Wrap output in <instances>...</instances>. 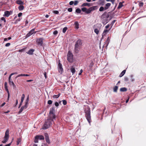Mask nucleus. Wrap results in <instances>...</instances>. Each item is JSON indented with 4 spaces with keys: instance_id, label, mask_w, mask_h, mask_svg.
<instances>
[{
    "instance_id": "nucleus-1",
    "label": "nucleus",
    "mask_w": 146,
    "mask_h": 146,
    "mask_svg": "<svg viewBox=\"0 0 146 146\" xmlns=\"http://www.w3.org/2000/svg\"><path fill=\"white\" fill-rule=\"evenodd\" d=\"M84 109L85 117L88 123L90 124L91 122L90 108L87 105L84 106Z\"/></svg>"
},
{
    "instance_id": "nucleus-2",
    "label": "nucleus",
    "mask_w": 146,
    "mask_h": 146,
    "mask_svg": "<svg viewBox=\"0 0 146 146\" xmlns=\"http://www.w3.org/2000/svg\"><path fill=\"white\" fill-rule=\"evenodd\" d=\"M82 40L79 39L77 41L74 46V52L75 53L78 54V56H81L78 53L82 45Z\"/></svg>"
},
{
    "instance_id": "nucleus-3",
    "label": "nucleus",
    "mask_w": 146,
    "mask_h": 146,
    "mask_svg": "<svg viewBox=\"0 0 146 146\" xmlns=\"http://www.w3.org/2000/svg\"><path fill=\"white\" fill-rule=\"evenodd\" d=\"M97 8V6H94L89 8L88 9H87L86 7H83L81 9L83 12L88 14L90 13L92 11L95 10Z\"/></svg>"
},
{
    "instance_id": "nucleus-4",
    "label": "nucleus",
    "mask_w": 146,
    "mask_h": 146,
    "mask_svg": "<svg viewBox=\"0 0 146 146\" xmlns=\"http://www.w3.org/2000/svg\"><path fill=\"white\" fill-rule=\"evenodd\" d=\"M67 60L70 62H72L73 61V55L70 51H68L67 55Z\"/></svg>"
},
{
    "instance_id": "nucleus-5",
    "label": "nucleus",
    "mask_w": 146,
    "mask_h": 146,
    "mask_svg": "<svg viewBox=\"0 0 146 146\" xmlns=\"http://www.w3.org/2000/svg\"><path fill=\"white\" fill-rule=\"evenodd\" d=\"M51 123L48 119L46 121L42 127V129H46L49 127Z\"/></svg>"
},
{
    "instance_id": "nucleus-6",
    "label": "nucleus",
    "mask_w": 146,
    "mask_h": 146,
    "mask_svg": "<svg viewBox=\"0 0 146 146\" xmlns=\"http://www.w3.org/2000/svg\"><path fill=\"white\" fill-rule=\"evenodd\" d=\"M44 135L46 142L48 144H50V142L48 134L47 133H45Z\"/></svg>"
},
{
    "instance_id": "nucleus-7",
    "label": "nucleus",
    "mask_w": 146,
    "mask_h": 146,
    "mask_svg": "<svg viewBox=\"0 0 146 146\" xmlns=\"http://www.w3.org/2000/svg\"><path fill=\"white\" fill-rule=\"evenodd\" d=\"M43 38H40L37 39L36 42H37L38 45L42 46L43 44Z\"/></svg>"
},
{
    "instance_id": "nucleus-8",
    "label": "nucleus",
    "mask_w": 146,
    "mask_h": 146,
    "mask_svg": "<svg viewBox=\"0 0 146 146\" xmlns=\"http://www.w3.org/2000/svg\"><path fill=\"white\" fill-rule=\"evenodd\" d=\"M56 118V116L55 114L49 115V118L48 119V120H51L52 121H53V120L55 119Z\"/></svg>"
},
{
    "instance_id": "nucleus-9",
    "label": "nucleus",
    "mask_w": 146,
    "mask_h": 146,
    "mask_svg": "<svg viewBox=\"0 0 146 146\" xmlns=\"http://www.w3.org/2000/svg\"><path fill=\"white\" fill-rule=\"evenodd\" d=\"M35 29H33L31 30L26 35V38H27L30 36L31 35H32L33 33H35ZM35 33H36V32H35Z\"/></svg>"
},
{
    "instance_id": "nucleus-10",
    "label": "nucleus",
    "mask_w": 146,
    "mask_h": 146,
    "mask_svg": "<svg viewBox=\"0 0 146 146\" xmlns=\"http://www.w3.org/2000/svg\"><path fill=\"white\" fill-rule=\"evenodd\" d=\"M58 71L59 73H62L63 71V69L62 68V65L61 63L59 62L58 64Z\"/></svg>"
},
{
    "instance_id": "nucleus-11",
    "label": "nucleus",
    "mask_w": 146,
    "mask_h": 146,
    "mask_svg": "<svg viewBox=\"0 0 146 146\" xmlns=\"http://www.w3.org/2000/svg\"><path fill=\"white\" fill-rule=\"evenodd\" d=\"M25 97V95L24 94H23L22 95L21 99V101L20 102V103L19 104V106L18 107V108H19L21 107V106L22 105V103L23 102L24 98Z\"/></svg>"
},
{
    "instance_id": "nucleus-12",
    "label": "nucleus",
    "mask_w": 146,
    "mask_h": 146,
    "mask_svg": "<svg viewBox=\"0 0 146 146\" xmlns=\"http://www.w3.org/2000/svg\"><path fill=\"white\" fill-rule=\"evenodd\" d=\"M35 51V50L33 49H31L29 50L27 52L28 54L29 55H32L33 54V52Z\"/></svg>"
},
{
    "instance_id": "nucleus-13",
    "label": "nucleus",
    "mask_w": 146,
    "mask_h": 146,
    "mask_svg": "<svg viewBox=\"0 0 146 146\" xmlns=\"http://www.w3.org/2000/svg\"><path fill=\"white\" fill-rule=\"evenodd\" d=\"M96 26H97L96 25V26H94L93 28V29L94 30V31L95 33L96 34H98L99 32V29H99L98 28H96Z\"/></svg>"
},
{
    "instance_id": "nucleus-14",
    "label": "nucleus",
    "mask_w": 146,
    "mask_h": 146,
    "mask_svg": "<svg viewBox=\"0 0 146 146\" xmlns=\"http://www.w3.org/2000/svg\"><path fill=\"white\" fill-rule=\"evenodd\" d=\"M9 131L8 129L6 130L5 133L4 137L7 138H9Z\"/></svg>"
},
{
    "instance_id": "nucleus-15",
    "label": "nucleus",
    "mask_w": 146,
    "mask_h": 146,
    "mask_svg": "<svg viewBox=\"0 0 146 146\" xmlns=\"http://www.w3.org/2000/svg\"><path fill=\"white\" fill-rule=\"evenodd\" d=\"M70 70L71 72L72 73V74L73 75L76 72V70L74 67L73 66H72L70 68Z\"/></svg>"
},
{
    "instance_id": "nucleus-16",
    "label": "nucleus",
    "mask_w": 146,
    "mask_h": 146,
    "mask_svg": "<svg viewBox=\"0 0 146 146\" xmlns=\"http://www.w3.org/2000/svg\"><path fill=\"white\" fill-rule=\"evenodd\" d=\"M5 90L7 92L8 94V97H7V100L8 101L9 100V98L10 97V93H9V91L8 90V87H5Z\"/></svg>"
},
{
    "instance_id": "nucleus-17",
    "label": "nucleus",
    "mask_w": 146,
    "mask_h": 146,
    "mask_svg": "<svg viewBox=\"0 0 146 146\" xmlns=\"http://www.w3.org/2000/svg\"><path fill=\"white\" fill-rule=\"evenodd\" d=\"M75 28L76 29H78L79 28V24L77 21H75L74 23Z\"/></svg>"
},
{
    "instance_id": "nucleus-18",
    "label": "nucleus",
    "mask_w": 146,
    "mask_h": 146,
    "mask_svg": "<svg viewBox=\"0 0 146 146\" xmlns=\"http://www.w3.org/2000/svg\"><path fill=\"white\" fill-rule=\"evenodd\" d=\"M54 111L55 110L54 108V107L50 109L49 115L54 114Z\"/></svg>"
},
{
    "instance_id": "nucleus-19",
    "label": "nucleus",
    "mask_w": 146,
    "mask_h": 146,
    "mask_svg": "<svg viewBox=\"0 0 146 146\" xmlns=\"http://www.w3.org/2000/svg\"><path fill=\"white\" fill-rule=\"evenodd\" d=\"M10 15V12L9 11H6L4 12V15L7 17H8Z\"/></svg>"
},
{
    "instance_id": "nucleus-20",
    "label": "nucleus",
    "mask_w": 146,
    "mask_h": 146,
    "mask_svg": "<svg viewBox=\"0 0 146 146\" xmlns=\"http://www.w3.org/2000/svg\"><path fill=\"white\" fill-rule=\"evenodd\" d=\"M92 5L90 3H83L81 5L82 7H85L88 6V7H90Z\"/></svg>"
},
{
    "instance_id": "nucleus-21",
    "label": "nucleus",
    "mask_w": 146,
    "mask_h": 146,
    "mask_svg": "<svg viewBox=\"0 0 146 146\" xmlns=\"http://www.w3.org/2000/svg\"><path fill=\"white\" fill-rule=\"evenodd\" d=\"M110 38L109 37H108L106 41V45H105V46H106V47H107V46L109 44L110 41Z\"/></svg>"
},
{
    "instance_id": "nucleus-22",
    "label": "nucleus",
    "mask_w": 146,
    "mask_h": 146,
    "mask_svg": "<svg viewBox=\"0 0 146 146\" xmlns=\"http://www.w3.org/2000/svg\"><path fill=\"white\" fill-rule=\"evenodd\" d=\"M36 136L38 139L40 140H44V137L42 135H37Z\"/></svg>"
},
{
    "instance_id": "nucleus-23",
    "label": "nucleus",
    "mask_w": 146,
    "mask_h": 146,
    "mask_svg": "<svg viewBox=\"0 0 146 146\" xmlns=\"http://www.w3.org/2000/svg\"><path fill=\"white\" fill-rule=\"evenodd\" d=\"M110 29H109V30H108L107 29H105L104 30V31L103 32V33L102 34V36H105L106 35V34L107 33L109 32V31H110Z\"/></svg>"
},
{
    "instance_id": "nucleus-24",
    "label": "nucleus",
    "mask_w": 146,
    "mask_h": 146,
    "mask_svg": "<svg viewBox=\"0 0 146 146\" xmlns=\"http://www.w3.org/2000/svg\"><path fill=\"white\" fill-rule=\"evenodd\" d=\"M108 21L107 19H103L102 22L104 25H105L108 22Z\"/></svg>"
},
{
    "instance_id": "nucleus-25",
    "label": "nucleus",
    "mask_w": 146,
    "mask_h": 146,
    "mask_svg": "<svg viewBox=\"0 0 146 146\" xmlns=\"http://www.w3.org/2000/svg\"><path fill=\"white\" fill-rule=\"evenodd\" d=\"M125 72L126 70H123L119 75V77H121L123 76L125 74Z\"/></svg>"
},
{
    "instance_id": "nucleus-26",
    "label": "nucleus",
    "mask_w": 146,
    "mask_h": 146,
    "mask_svg": "<svg viewBox=\"0 0 146 146\" xmlns=\"http://www.w3.org/2000/svg\"><path fill=\"white\" fill-rule=\"evenodd\" d=\"M111 4L110 3H107L105 5V7H104V10L107 9L110 6Z\"/></svg>"
},
{
    "instance_id": "nucleus-27",
    "label": "nucleus",
    "mask_w": 146,
    "mask_h": 146,
    "mask_svg": "<svg viewBox=\"0 0 146 146\" xmlns=\"http://www.w3.org/2000/svg\"><path fill=\"white\" fill-rule=\"evenodd\" d=\"M127 89L126 88L123 87V88H121L120 89V91L121 92H125V91H127Z\"/></svg>"
},
{
    "instance_id": "nucleus-28",
    "label": "nucleus",
    "mask_w": 146,
    "mask_h": 146,
    "mask_svg": "<svg viewBox=\"0 0 146 146\" xmlns=\"http://www.w3.org/2000/svg\"><path fill=\"white\" fill-rule=\"evenodd\" d=\"M8 138L4 137V139L2 141V143H5L7 142L8 140Z\"/></svg>"
},
{
    "instance_id": "nucleus-29",
    "label": "nucleus",
    "mask_w": 146,
    "mask_h": 146,
    "mask_svg": "<svg viewBox=\"0 0 146 146\" xmlns=\"http://www.w3.org/2000/svg\"><path fill=\"white\" fill-rule=\"evenodd\" d=\"M130 80L131 82H134L135 81V78H133V76L132 74L130 75Z\"/></svg>"
},
{
    "instance_id": "nucleus-30",
    "label": "nucleus",
    "mask_w": 146,
    "mask_h": 146,
    "mask_svg": "<svg viewBox=\"0 0 146 146\" xmlns=\"http://www.w3.org/2000/svg\"><path fill=\"white\" fill-rule=\"evenodd\" d=\"M16 2L19 5H23L24 4L23 2L21 0H17Z\"/></svg>"
},
{
    "instance_id": "nucleus-31",
    "label": "nucleus",
    "mask_w": 146,
    "mask_h": 146,
    "mask_svg": "<svg viewBox=\"0 0 146 146\" xmlns=\"http://www.w3.org/2000/svg\"><path fill=\"white\" fill-rule=\"evenodd\" d=\"M8 82L10 86H11L13 84H14L12 79L11 80H8Z\"/></svg>"
},
{
    "instance_id": "nucleus-32",
    "label": "nucleus",
    "mask_w": 146,
    "mask_h": 146,
    "mask_svg": "<svg viewBox=\"0 0 146 146\" xmlns=\"http://www.w3.org/2000/svg\"><path fill=\"white\" fill-rule=\"evenodd\" d=\"M118 88V87L117 86H115L113 89V91L114 92H117Z\"/></svg>"
},
{
    "instance_id": "nucleus-33",
    "label": "nucleus",
    "mask_w": 146,
    "mask_h": 146,
    "mask_svg": "<svg viewBox=\"0 0 146 146\" xmlns=\"http://www.w3.org/2000/svg\"><path fill=\"white\" fill-rule=\"evenodd\" d=\"M96 25L97 26H96V28H98V29H100V27L101 26V25H100V24H96L94 25V26H96Z\"/></svg>"
},
{
    "instance_id": "nucleus-34",
    "label": "nucleus",
    "mask_w": 146,
    "mask_h": 146,
    "mask_svg": "<svg viewBox=\"0 0 146 146\" xmlns=\"http://www.w3.org/2000/svg\"><path fill=\"white\" fill-rule=\"evenodd\" d=\"M24 9V7L23 5H20L19 7V10L21 11L23 10Z\"/></svg>"
},
{
    "instance_id": "nucleus-35",
    "label": "nucleus",
    "mask_w": 146,
    "mask_h": 146,
    "mask_svg": "<svg viewBox=\"0 0 146 146\" xmlns=\"http://www.w3.org/2000/svg\"><path fill=\"white\" fill-rule=\"evenodd\" d=\"M25 105L22 106L25 108V109H26L28 107L29 103L26 102H25Z\"/></svg>"
},
{
    "instance_id": "nucleus-36",
    "label": "nucleus",
    "mask_w": 146,
    "mask_h": 146,
    "mask_svg": "<svg viewBox=\"0 0 146 146\" xmlns=\"http://www.w3.org/2000/svg\"><path fill=\"white\" fill-rule=\"evenodd\" d=\"M24 109H25V108H23V107L22 106L21 107V109H20L18 113L19 114H20L22 112V111Z\"/></svg>"
},
{
    "instance_id": "nucleus-37",
    "label": "nucleus",
    "mask_w": 146,
    "mask_h": 146,
    "mask_svg": "<svg viewBox=\"0 0 146 146\" xmlns=\"http://www.w3.org/2000/svg\"><path fill=\"white\" fill-rule=\"evenodd\" d=\"M38 138L36 136L35 137V139L34 140V142L35 143H38Z\"/></svg>"
},
{
    "instance_id": "nucleus-38",
    "label": "nucleus",
    "mask_w": 146,
    "mask_h": 146,
    "mask_svg": "<svg viewBox=\"0 0 146 146\" xmlns=\"http://www.w3.org/2000/svg\"><path fill=\"white\" fill-rule=\"evenodd\" d=\"M67 29V27H65L62 30V32L64 33H65L66 30Z\"/></svg>"
},
{
    "instance_id": "nucleus-39",
    "label": "nucleus",
    "mask_w": 146,
    "mask_h": 146,
    "mask_svg": "<svg viewBox=\"0 0 146 146\" xmlns=\"http://www.w3.org/2000/svg\"><path fill=\"white\" fill-rule=\"evenodd\" d=\"M76 12L77 13H80L81 12V10L80 9L78 8L76 9Z\"/></svg>"
},
{
    "instance_id": "nucleus-40",
    "label": "nucleus",
    "mask_w": 146,
    "mask_h": 146,
    "mask_svg": "<svg viewBox=\"0 0 146 146\" xmlns=\"http://www.w3.org/2000/svg\"><path fill=\"white\" fill-rule=\"evenodd\" d=\"M123 6V5L122 3L120 2L119 3V5L118 7V8H120Z\"/></svg>"
},
{
    "instance_id": "nucleus-41",
    "label": "nucleus",
    "mask_w": 146,
    "mask_h": 146,
    "mask_svg": "<svg viewBox=\"0 0 146 146\" xmlns=\"http://www.w3.org/2000/svg\"><path fill=\"white\" fill-rule=\"evenodd\" d=\"M21 138H19L17 139V145H18L19 144V143L21 142Z\"/></svg>"
},
{
    "instance_id": "nucleus-42",
    "label": "nucleus",
    "mask_w": 146,
    "mask_h": 146,
    "mask_svg": "<svg viewBox=\"0 0 146 146\" xmlns=\"http://www.w3.org/2000/svg\"><path fill=\"white\" fill-rule=\"evenodd\" d=\"M104 10V8L103 7H101L99 9V11H103Z\"/></svg>"
},
{
    "instance_id": "nucleus-43",
    "label": "nucleus",
    "mask_w": 146,
    "mask_h": 146,
    "mask_svg": "<svg viewBox=\"0 0 146 146\" xmlns=\"http://www.w3.org/2000/svg\"><path fill=\"white\" fill-rule=\"evenodd\" d=\"M52 102V101L51 100H49L48 101L47 103L49 105H51Z\"/></svg>"
},
{
    "instance_id": "nucleus-44",
    "label": "nucleus",
    "mask_w": 146,
    "mask_h": 146,
    "mask_svg": "<svg viewBox=\"0 0 146 146\" xmlns=\"http://www.w3.org/2000/svg\"><path fill=\"white\" fill-rule=\"evenodd\" d=\"M116 21L115 20H114L111 23V24H110V25L111 26V28L113 26V24L114 23H115Z\"/></svg>"
},
{
    "instance_id": "nucleus-45",
    "label": "nucleus",
    "mask_w": 146,
    "mask_h": 146,
    "mask_svg": "<svg viewBox=\"0 0 146 146\" xmlns=\"http://www.w3.org/2000/svg\"><path fill=\"white\" fill-rule=\"evenodd\" d=\"M62 101L63 104L64 105H65L66 104L67 102L66 100H63Z\"/></svg>"
},
{
    "instance_id": "nucleus-46",
    "label": "nucleus",
    "mask_w": 146,
    "mask_h": 146,
    "mask_svg": "<svg viewBox=\"0 0 146 146\" xmlns=\"http://www.w3.org/2000/svg\"><path fill=\"white\" fill-rule=\"evenodd\" d=\"M124 80L126 82H127V81H128L129 80L128 78L127 77H125L124 78Z\"/></svg>"
},
{
    "instance_id": "nucleus-47",
    "label": "nucleus",
    "mask_w": 146,
    "mask_h": 146,
    "mask_svg": "<svg viewBox=\"0 0 146 146\" xmlns=\"http://www.w3.org/2000/svg\"><path fill=\"white\" fill-rule=\"evenodd\" d=\"M29 101V96H28L27 98V99L26 100L25 102L28 103Z\"/></svg>"
},
{
    "instance_id": "nucleus-48",
    "label": "nucleus",
    "mask_w": 146,
    "mask_h": 146,
    "mask_svg": "<svg viewBox=\"0 0 146 146\" xmlns=\"http://www.w3.org/2000/svg\"><path fill=\"white\" fill-rule=\"evenodd\" d=\"M72 8H70L68 9V11L69 12H71L72 11Z\"/></svg>"
},
{
    "instance_id": "nucleus-49",
    "label": "nucleus",
    "mask_w": 146,
    "mask_h": 146,
    "mask_svg": "<svg viewBox=\"0 0 146 146\" xmlns=\"http://www.w3.org/2000/svg\"><path fill=\"white\" fill-rule=\"evenodd\" d=\"M58 33V32L57 31L55 30L53 32L54 35H56Z\"/></svg>"
},
{
    "instance_id": "nucleus-50",
    "label": "nucleus",
    "mask_w": 146,
    "mask_h": 146,
    "mask_svg": "<svg viewBox=\"0 0 146 146\" xmlns=\"http://www.w3.org/2000/svg\"><path fill=\"white\" fill-rule=\"evenodd\" d=\"M78 3V1H75L74 3V5H76Z\"/></svg>"
},
{
    "instance_id": "nucleus-51",
    "label": "nucleus",
    "mask_w": 146,
    "mask_h": 146,
    "mask_svg": "<svg viewBox=\"0 0 146 146\" xmlns=\"http://www.w3.org/2000/svg\"><path fill=\"white\" fill-rule=\"evenodd\" d=\"M54 105L58 107L59 106V103L57 102H56Z\"/></svg>"
},
{
    "instance_id": "nucleus-52",
    "label": "nucleus",
    "mask_w": 146,
    "mask_h": 146,
    "mask_svg": "<svg viewBox=\"0 0 146 146\" xmlns=\"http://www.w3.org/2000/svg\"><path fill=\"white\" fill-rule=\"evenodd\" d=\"M10 45V43H8L5 44V46L6 47H8Z\"/></svg>"
},
{
    "instance_id": "nucleus-53",
    "label": "nucleus",
    "mask_w": 146,
    "mask_h": 146,
    "mask_svg": "<svg viewBox=\"0 0 146 146\" xmlns=\"http://www.w3.org/2000/svg\"><path fill=\"white\" fill-rule=\"evenodd\" d=\"M143 2H140L139 4V5L140 6H143Z\"/></svg>"
},
{
    "instance_id": "nucleus-54",
    "label": "nucleus",
    "mask_w": 146,
    "mask_h": 146,
    "mask_svg": "<svg viewBox=\"0 0 146 146\" xmlns=\"http://www.w3.org/2000/svg\"><path fill=\"white\" fill-rule=\"evenodd\" d=\"M20 21V19H18L15 22H14L15 24H16L18 21Z\"/></svg>"
},
{
    "instance_id": "nucleus-55",
    "label": "nucleus",
    "mask_w": 146,
    "mask_h": 146,
    "mask_svg": "<svg viewBox=\"0 0 146 146\" xmlns=\"http://www.w3.org/2000/svg\"><path fill=\"white\" fill-rule=\"evenodd\" d=\"M53 98H58V96L57 95H54L53 96Z\"/></svg>"
},
{
    "instance_id": "nucleus-56",
    "label": "nucleus",
    "mask_w": 146,
    "mask_h": 146,
    "mask_svg": "<svg viewBox=\"0 0 146 146\" xmlns=\"http://www.w3.org/2000/svg\"><path fill=\"white\" fill-rule=\"evenodd\" d=\"M74 3V2L73 1H72L70 2L69 3V5H72Z\"/></svg>"
},
{
    "instance_id": "nucleus-57",
    "label": "nucleus",
    "mask_w": 146,
    "mask_h": 146,
    "mask_svg": "<svg viewBox=\"0 0 146 146\" xmlns=\"http://www.w3.org/2000/svg\"><path fill=\"white\" fill-rule=\"evenodd\" d=\"M12 142L11 141L10 143L9 144H7L6 145H5L4 146H10Z\"/></svg>"
},
{
    "instance_id": "nucleus-58",
    "label": "nucleus",
    "mask_w": 146,
    "mask_h": 146,
    "mask_svg": "<svg viewBox=\"0 0 146 146\" xmlns=\"http://www.w3.org/2000/svg\"><path fill=\"white\" fill-rule=\"evenodd\" d=\"M53 12L55 14H58L59 13L58 11H54Z\"/></svg>"
},
{
    "instance_id": "nucleus-59",
    "label": "nucleus",
    "mask_w": 146,
    "mask_h": 146,
    "mask_svg": "<svg viewBox=\"0 0 146 146\" xmlns=\"http://www.w3.org/2000/svg\"><path fill=\"white\" fill-rule=\"evenodd\" d=\"M12 86H13V88L14 89H15V88L16 87V86L15 84H13Z\"/></svg>"
},
{
    "instance_id": "nucleus-60",
    "label": "nucleus",
    "mask_w": 146,
    "mask_h": 146,
    "mask_svg": "<svg viewBox=\"0 0 146 146\" xmlns=\"http://www.w3.org/2000/svg\"><path fill=\"white\" fill-rule=\"evenodd\" d=\"M82 72H83L82 70V69H81L80 70V71L79 72V74H78L79 75H81L82 73Z\"/></svg>"
},
{
    "instance_id": "nucleus-61",
    "label": "nucleus",
    "mask_w": 146,
    "mask_h": 146,
    "mask_svg": "<svg viewBox=\"0 0 146 146\" xmlns=\"http://www.w3.org/2000/svg\"><path fill=\"white\" fill-rule=\"evenodd\" d=\"M22 13H19L18 14V17H20L22 15Z\"/></svg>"
},
{
    "instance_id": "nucleus-62",
    "label": "nucleus",
    "mask_w": 146,
    "mask_h": 146,
    "mask_svg": "<svg viewBox=\"0 0 146 146\" xmlns=\"http://www.w3.org/2000/svg\"><path fill=\"white\" fill-rule=\"evenodd\" d=\"M5 104V102H4L0 106V107L1 108L2 107H3V106H4V105Z\"/></svg>"
},
{
    "instance_id": "nucleus-63",
    "label": "nucleus",
    "mask_w": 146,
    "mask_h": 146,
    "mask_svg": "<svg viewBox=\"0 0 146 146\" xmlns=\"http://www.w3.org/2000/svg\"><path fill=\"white\" fill-rule=\"evenodd\" d=\"M110 25L109 24H108L105 27V28L106 29L110 27Z\"/></svg>"
},
{
    "instance_id": "nucleus-64",
    "label": "nucleus",
    "mask_w": 146,
    "mask_h": 146,
    "mask_svg": "<svg viewBox=\"0 0 146 146\" xmlns=\"http://www.w3.org/2000/svg\"><path fill=\"white\" fill-rule=\"evenodd\" d=\"M5 87H7V82H5L4 84Z\"/></svg>"
}]
</instances>
